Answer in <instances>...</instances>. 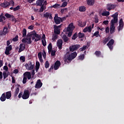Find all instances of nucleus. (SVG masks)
I'll return each instance as SVG.
<instances>
[{
	"label": "nucleus",
	"instance_id": "603ef678",
	"mask_svg": "<svg viewBox=\"0 0 124 124\" xmlns=\"http://www.w3.org/2000/svg\"><path fill=\"white\" fill-rule=\"evenodd\" d=\"M45 66L46 68H48V67H49V62L48 61H46V62H45Z\"/></svg>",
	"mask_w": 124,
	"mask_h": 124
},
{
	"label": "nucleus",
	"instance_id": "0e129e2a",
	"mask_svg": "<svg viewBox=\"0 0 124 124\" xmlns=\"http://www.w3.org/2000/svg\"><path fill=\"white\" fill-rule=\"evenodd\" d=\"M38 57L39 59L42 58V54H41V53H40V52L38 54Z\"/></svg>",
	"mask_w": 124,
	"mask_h": 124
},
{
	"label": "nucleus",
	"instance_id": "a19ab883",
	"mask_svg": "<svg viewBox=\"0 0 124 124\" xmlns=\"http://www.w3.org/2000/svg\"><path fill=\"white\" fill-rule=\"evenodd\" d=\"M67 2H66V1H64L62 5H61L60 7H65V6H66V5H67Z\"/></svg>",
	"mask_w": 124,
	"mask_h": 124
},
{
	"label": "nucleus",
	"instance_id": "c756f323",
	"mask_svg": "<svg viewBox=\"0 0 124 124\" xmlns=\"http://www.w3.org/2000/svg\"><path fill=\"white\" fill-rule=\"evenodd\" d=\"M19 92H20V88L17 87L16 89V91L15 92L14 96L16 97L18 95V93H19Z\"/></svg>",
	"mask_w": 124,
	"mask_h": 124
},
{
	"label": "nucleus",
	"instance_id": "bf43d9fd",
	"mask_svg": "<svg viewBox=\"0 0 124 124\" xmlns=\"http://www.w3.org/2000/svg\"><path fill=\"white\" fill-rule=\"evenodd\" d=\"M5 17H7V18H11L12 17V16L11 15L8 14H6L5 15Z\"/></svg>",
	"mask_w": 124,
	"mask_h": 124
},
{
	"label": "nucleus",
	"instance_id": "c03bdc74",
	"mask_svg": "<svg viewBox=\"0 0 124 124\" xmlns=\"http://www.w3.org/2000/svg\"><path fill=\"white\" fill-rule=\"evenodd\" d=\"M25 56H21L20 58V60L22 62H25Z\"/></svg>",
	"mask_w": 124,
	"mask_h": 124
},
{
	"label": "nucleus",
	"instance_id": "c85d7f7f",
	"mask_svg": "<svg viewBox=\"0 0 124 124\" xmlns=\"http://www.w3.org/2000/svg\"><path fill=\"white\" fill-rule=\"evenodd\" d=\"M40 66V63H39V62L38 61H37L36 62V66H35V71H36V72L38 71Z\"/></svg>",
	"mask_w": 124,
	"mask_h": 124
},
{
	"label": "nucleus",
	"instance_id": "e2e57ef3",
	"mask_svg": "<svg viewBox=\"0 0 124 124\" xmlns=\"http://www.w3.org/2000/svg\"><path fill=\"white\" fill-rule=\"evenodd\" d=\"M46 39V37L45 36V34H43L42 37V40H45Z\"/></svg>",
	"mask_w": 124,
	"mask_h": 124
},
{
	"label": "nucleus",
	"instance_id": "09e8293b",
	"mask_svg": "<svg viewBox=\"0 0 124 124\" xmlns=\"http://www.w3.org/2000/svg\"><path fill=\"white\" fill-rule=\"evenodd\" d=\"M109 40H110V38L108 37V38H106L104 40V44H106V43H107V42H108V41H109Z\"/></svg>",
	"mask_w": 124,
	"mask_h": 124
},
{
	"label": "nucleus",
	"instance_id": "680f3d73",
	"mask_svg": "<svg viewBox=\"0 0 124 124\" xmlns=\"http://www.w3.org/2000/svg\"><path fill=\"white\" fill-rule=\"evenodd\" d=\"M103 23L104 24V25H108L109 24V21L108 20H105Z\"/></svg>",
	"mask_w": 124,
	"mask_h": 124
},
{
	"label": "nucleus",
	"instance_id": "69168bd1",
	"mask_svg": "<svg viewBox=\"0 0 124 124\" xmlns=\"http://www.w3.org/2000/svg\"><path fill=\"white\" fill-rule=\"evenodd\" d=\"M18 72H19V71L18 70V69H15L13 71V73H15V74H17Z\"/></svg>",
	"mask_w": 124,
	"mask_h": 124
},
{
	"label": "nucleus",
	"instance_id": "f3484780",
	"mask_svg": "<svg viewBox=\"0 0 124 124\" xmlns=\"http://www.w3.org/2000/svg\"><path fill=\"white\" fill-rule=\"evenodd\" d=\"M60 66H61V62L59 61H56L54 66V70H57V69H59Z\"/></svg>",
	"mask_w": 124,
	"mask_h": 124
},
{
	"label": "nucleus",
	"instance_id": "f03ea898",
	"mask_svg": "<svg viewBox=\"0 0 124 124\" xmlns=\"http://www.w3.org/2000/svg\"><path fill=\"white\" fill-rule=\"evenodd\" d=\"M77 57V52H74L71 54H69V53H67L65 55V57L64 58V61L65 62H67L69 63L72 60L75 59Z\"/></svg>",
	"mask_w": 124,
	"mask_h": 124
},
{
	"label": "nucleus",
	"instance_id": "6e6d98bb",
	"mask_svg": "<svg viewBox=\"0 0 124 124\" xmlns=\"http://www.w3.org/2000/svg\"><path fill=\"white\" fill-rule=\"evenodd\" d=\"M20 9V6H17L15 8H14L13 10L14 11H17V10H19Z\"/></svg>",
	"mask_w": 124,
	"mask_h": 124
},
{
	"label": "nucleus",
	"instance_id": "7c9ffc66",
	"mask_svg": "<svg viewBox=\"0 0 124 124\" xmlns=\"http://www.w3.org/2000/svg\"><path fill=\"white\" fill-rule=\"evenodd\" d=\"M102 16H109L110 15V13L107 11H105L102 13Z\"/></svg>",
	"mask_w": 124,
	"mask_h": 124
},
{
	"label": "nucleus",
	"instance_id": "de8ad7c7",
	"mask_svg": "<svg viewBox=\"0 0 124 124\" xmlns=\"http://www.w3.org/2000/svg\"><path fill=\"white\" fill-rule=\"evenodd\" d=\"M86 49H87V46H84L82 47L79 48V51H85Z\"/></svg>",
	"mask_w": 124,
	"mask_h": 124
},
{
	"label": "nucleus",
	"instance_id": "5701e85b",
	"mask_svg": "<svg viewBox=\"0 0 124 124\" xmlns=\"http://www.w3.org/2000/svg\"><path fill=\"white\" fill-rule=\"evenodd\" d=\"M5 96H6V98L7 99H9L10 98H11L12 96L11 91H9L7 93H5Z\"/></svg>",
	"mask_w": 124,
	"mask_h": 124
},
{
	"label": "nucleus",
	"instance_id": "0eeeda50",
	"mask_svg": "<svg viewBox=\"0 0 124 124\" xmlns=\"http://www.w3.org/2000/svg\"><path fill=\"white\" fill-rule=\"evenodd\" d=\"M25 66L28 70H32L34 68V64L30 62L28 63L25 64Z\"/></svg>",
	"mask_w": 124,
	"mask_h": 124
},
{
	"label": "nucleus",
	"instance_id": "8fccbe9b",
	"mask_svg": "<svg viewBox=\"0 0 124 124\" xmlns=\"http://www.w3.org/2000/svg\"><path fill=\"white\" fill-rule=\"evenodd\" d=\"M43 57H44V59H46V51H45V50H43Z\"/></svg>",
	"mask_w": 124,
	"mask_h": 124
},
{
	"label": "nucleus",
	"instance_id": "423d86ee",
	"mask_svg": "<svg viewBox=\"0 0 124 124\" xmlns=\"http://www.w3.org/2000/svg\"><path fill=\"white\" fill-rule=\"evenodd\" d=\"M31 33L27 35L26 38H23L22 39V42L24 43H27V44H31Z\"/></svg>",
	"mask_w": 124,
	"mask_h": 124
},
{
	"label": "nucleus",
	"instance_id": "37998d69",
	"mask_svg": "<svg viewBox=\"0 0 124 124\" xmlns=\"http://www.w3.org/2000/svg\"><path fill=\"white\" fill-rule=\"evenodd\" d=\"M94 36H96V37H98L99 36V31H97L95 32L93 34Z\"/></svg>",
	"mask_w": 124,
	"mask_h": 124
},
{
	"label": "nucleus",
	"instance_id": "2eb2a0df",
	"mask_svg": "<svg viewBox=\"0 0 124 124\" xmlns=\"http://www.w3.org/2000/svg\"><path fill=\"white\" fill-rule=\"evenodd\" d=\"M42 85L43 84L42 82H41V80L40 79H38L37 81L35 88H36V89H40V88L42 87Z\"/></svg>",
	"mask_w": 124,
	"mask_h": 124
},
{
	"label": "nucleus",
	"instance_id": "864d4df0",
	"mask_svg": "<svg viewBox=\"0 0 124 124\" xmlns=\"http://www.w3.org/2000/svg\"><path fill=\"white\" fill-rule=\"evenodd\" d=\"M27 80H28V78H26V77H24L23 81H22L23 83L26 84V83H27Z\"/></svg>",
	"mask_w": 124,
	"mask_h": 124
},
{
	"label": "nucleus",
	"instance_id": "774afa93",
	"mask_svg": "<svg viewBox=\"0 0 124 124\" xmlns=\"http://www.w3.org/2000/svg\"><path fill=\"white\" fill-rule=\"evenodd\" d=\"M94 20L95 23H97L98 22V18L97 17H95Z\"/></svg>",
	"mask_w": 124,
	"mask_h": 124
},
{
	"label": "nucleus",
	"instance_id": "e433bc0d",
	"mask_svg": "<svg viewBox=\"0 0 124 124\" xmlns=\"http://www.w3.org/2000/svg\"><path fill=\"white\" fill-rule=\"evenodd\" d=\"M51 7H53V8H60L61 7V4H55L54 5L52 6Z\"/></svg>",
	"mask_w": 124,
	"mask_h": 124
},
{
	"label": "nucleus",
	"instance_id": "a18cd8bd",
	"mask_svg": "<svg viewBox=\"0 0 124 124\" xmlns=\"http://www.w3.org/2000/svg\"><path fill=\"white\" fill-rule=\"evenodd\" d=\"M42 43L43 46H45L47 45V43L46 42V40H42Z\"/></svg>",
	"mask_w": 124,
	"mask_h": 124
},
{
	"label": "nucleus",
	"instance_id": "393cba45",
	"mask_svg": "<svg viewBox=\"0 0 124 124\" xmlns=\"http://www.w3.org/2000/svg\"><path fill=\"white\" fill-rule=\"evenodd\" d=\"M61 36L62 39H63L64 42H67V41H68V38L66 37L65 34L62 33L61 34Z\"/></svg>",
	"mask_w": 124,
	"mask_h": 124
},
{
	"label": "nucleus",
	"instance_id": "dca6fc26",
	"mask_svg": "<svg viewBox=\"0 0 124 124\" xmlns=\"http://www.w3.org/2000/svg\"><path fill=\"white\" fill-rule=\"evenodd\" d=\"M123 28H124V22L123 21V18H121L119 21V26L118 28V31H122V30H123Z\"/></svg>",
	"mask_w": 124,
	"mask_h": 124
},
{
	"label": "nucleus",
	"instance_id": "2f4dec72",
	"mask_svg": "<svg viewBox=\"0 0 124 124\" xmlns=\"http://www.w3.org/2000/svg\"><path fill=\"white\" fill-rule=\"evenodd\" d=\"M41 6V7L40 8L39 12H43V11H44V10H45V9H46V6L44 5H43Z\"/></svg>",
	"mask_w": 124,
	"mask_h": 124
},
{
	"label": "nucleus",
	"instance_id": "ea45409f",
	"mask_svg": "<svg viewBox=\"0 0 124 124\" xmlns=\"http://www.w3.org/2000/svg\"><path fill=\"white\" fill-rule=\"evenodd\" d=\"M95 55L96 56V57H100L101 55V52L99 51H97L95 52Z\"/></svg>",
	"mask_w": 124,
	"mask_h": 124
},
{
	"label": "nucleus",
	"instance_id": "4be33fe9",
	"mask_svg": "<svg viewBox=\"0 0 124 124\" xmlns=\"http://www.w3.org/2000/svg\"><path fill=\"white\" fill-rule=\"evenodd\" d=\"M25 45L23 44H21L19 45V49L18 50V53H21V52H22V51H24V50H25Z\"/></svg>",
	"mask_w": 124,
	"mask_h": 124
},
{
	"label": "nucleus",
	"instance_id": "49530a36",
	"mask_svg": "<svg viewBox=\"0 0 124 124\" xmlns=\"http://www.w3.org/2000/svg\"><path fill=\"white\" fill-rule=\"evenodd\" d=\"M50 15V13H46V14H44V16L45 18H48Z\"/></svg>",
	"mask_w": 124,
	"mask_h": 124
},
{
	"label": "nucleus",
	"instance_id": "ddd939ff",
	"mask_svg": "<svg viewBox=\"0 0 124 124\" xmlns=\"http://www.w3.org/2000/svg\"><path fill=\"white\" fill-rule=\"evenodd\" d=\"M54 19L57 25L61 24V22H62V18L58 17V16H57V15H55Z\"/></svg>",
	"mask_w": 124,
	"mask_h": 124
},
{
	"label": "nucleus",
	"instance_id": "6e6552de",
	"mask_svg": "<svg viewBox=\"0 0 124 124\" xmlns=\"http://www.w3.org/2000/svg\"><path fill=\"white\" fill-rule=\"evenodd\" d=\"M94 27V24H92L89 27H86L83 30V32H91Z\"/></svg>",
	"mask_w": 124,
	"mask_h": 124
},
{
	"label": "nucleus",
	"instance_id": "4d7b16f0",
	"mask_svg": "<svg viewBox=\"0 0 124 124\" xmlns=\"http://www.w3.org/2000/svg\"><path fill=\"white\" fill-rule=\"evenodd\" d=\"M10 3V5H11V6H14V5H15V3H14V1H11Z\"/></svg>",
	"mask_w": 124,
	"mask_h": 124
},
{
	"label": "nucleus",
	"instance_id": "bb28decb",
	"mask_svg": "<svg viewBox=\"0 0 124 124\" xmlns=\"http://www.w3.org/2000/svg\"><path fill=\"white\" fill-rule=\"evenodd\" d=\"M0 99L1 100V101H5L6 99V97L5 96V93H3L0 98Z\"/></svg>",
	"mask_w": 124,
	"mask_h": 124
},
{
	"label": "nucleus",
	"instance_id": "58836bf2",
	"mask_svg": "<svg viewBox=\"0 0 124 124\" xmlns=\"http://www.w3.org/2000/svg\"><path fill=\"white\" fill-rule=\"evenodd\" d=\"M85 34L83 33L79 32L78 34V37L79 38H82V37H84Z\"/></svg>",
	"mask_w": 124,
	"mask_h": 124
},
{
	"label": "nucleus",
	"instance_id": "72a5a7b5",
	"mask_svg": "<svg viewBox=\"0 0 124 124\" xmlns=\"http://www.w3.org/2000/svg\"><path fill=\"white\" fill-rule=\"evenodd\" d=\"M3 76L4 80H5V78L8 77V74L6 72H3Z\"/></svg>",
	"mask_w": 124,
	"mask_h": 124
},
{
	"label": "nucleus",
	"instance_id": "052dcab7",
	"mask_svg": "<svg viewBox=\"0 0 124 124\" xmlns=\"http://www.w3.org/2000/svg\"><path fill=\"white\" fill-rule=\"evenodd\" d=\"M18 40V36H16L15 38L13 39V41L16 42V41H17Z\"/></svg>",
	"mask_w": 124,
	"mask_h": 124
},
{
	"label": "nucleus",
	"instance_id": "5fc2aeb1",
	"mask_svg": "<svg viewBox=\"0 0 124 124\" xmlns=\"http://www.w3.org/2000/svg\"><path fill=\"white\" fill-rule=\"evenodd\" d=\"M84 59H85V56H84V55H80L78 57V59L80 60V61H83Z\"/></svg>",
	"mask_w": 124,
	"mask_h": 124
},
{
	"label": "nucleus",
	"instance_id": "cd10ccee",
	"mask_svg": "<svg viewBox=\"0 0 124 124\" xmlns=\"http://www.w3.org/2000/svg\"><path fill=\"white\" fill-rule=\"evenodd\" d=\"M79 11L80 12H85L86 11V7L85 6H81L79 7Z\"/></svg>",
	"mask_w": 124,
	"mask_h": 124
},
{
	"label": "nucleus",
	"instance_id": "a878e982",
	"mask_svg": "<svg viewBox=\"0 0 124 124\" xmlns=\"http://www.w3.org/2000/svg\"><path fill=\"white\" fill-rule=\"evenodd\" d=\"M44 2V0H38L36 1V4L38 6H42L43 3Z\"/></svg>",
	"mask_w": 124,
	"mask_h": 124
},
{
	"label": "nucleus",
	"instance_id": "b1692460",
	"mask_svg": "<svg viewBox=\"0 0 124 124\" xmlns=\"http://www.w3.org/2000/svg\"><path fill=\"white\" fill-rule=\"evenodd\" d=\"M1 6L4 8L8 7V6H10V3L9 2L5 1L3 3L0 4Z\"/></svg>",
	"mask_w": 124,
	"mask_h": 124
},
{
	"label": "nucleus",
	"instance_id": "79ce46f5",
	"mask_svg": "<svg viewBox=\"0 0 124 124\" xmlns=\"http://www.w3.org/2000/svg\"><path fill=\"white\" fill-rule=\"evenodd\" d=\"M3 34H6L7 33V27H5L3 30Z\"/></svg>",
	"mask_w": 124,
	"mask_h": 124
},
{
	"label": "nucleus",
	"instance_id": "f257e3e1",
	"mask_svg": "<svg viewBox=\"0 0 124 124\" xmlns=\"http://www.w3.org/2000/svg\"><path fill=\"white\" fill-rule=\"evenodd\" d=\"M118 15L119 14L118 13H115L111 16L112 18H113V19H112L110 22V26L109 27V32L110 33H113L115 32V24L118 22Z\"/></svg>",
	"mask_w": 124,
	"mask_h": 124
},
{
	"label": "nucleus",
	"instance_id": "9b49d317",
	"mask_svg": "<svg viewBox=\"0 0 124 124\" xmlns=\"http://www.w3.org/2000/svg\"><path fill=\"white\" fill-rule=\"evenodd\" d=\"M78 27L84 28V27H86V25H87V21H82L81 20H79L78 21Z\"/></svg>",
	"mask_w": 124,
	"mask_h": 124
},
{
	"label": "nucleus",
	"instance_id": "412c9836",
	"mask_svg": "<svg viewBox=\"0 0 124 124\" xmlns=\"http://www.w3.org/2000/svg\"><path fill=\"white\" fill-rule=\"evenodd\" d=\"M95 2V0H86L87 4H88L90 6H92L93 5Z\"/></svg>",
	"mask_w": 124,
	"mask_h": 124
},
{
	"label": "nucleus",
	"instance_id": "4c0bfd02",
	"mask_svg": "<svg viewBox=\"0 0 124 124\" xmlns=\"http://www.w3.org/2000/svg\"><path fill=\"white\" fill-rule=\"evenodd\" d=\"M22 34L23 37L27 35V30L26 29H24L22 31Z\"/></svg>",
	"mask_w": 124,
	"mask_h": 124
},
{
	"label": "nucleus",
	"instance_id": "c9c22d12",
	"mask_svg": "<svg viewBox=\"0 0 124 124\" xmlns=\"http://www.w3.org/2000/svg\"><path fill=\"white\" fill-rule=\"evenodd\" d=\"M4 21H5V17L3 16H0V22H1L2 23H4Z\"/></svg>",
	"mask_w": 124,
	"mask_h": 124
},
{
	"label": "nucleus",
	"instance_id": "338daca9",
	"mask_svg": "<svg viewBox=\"0 0 124 124\" xmlns=\"http://www.w3.org/2000/svg\"><path fill=\"white\" fill-rule=\"evenodd\" d=\"M109 33V27H107L106 28V33Z\"/></svg>",
	"mask_w": 124,
	"mask_h": 124
},
{
	"label": "nucleus",
	"instance_id": "7ed1b4c3",
	"mask_svg": "<svg viewBox=\"0 0 124 124\" xmlns=\"http://www.w3.org/2000/svg\"><path fill=\"white\" fill-rule=\"evenodd\" d=\"M30 94H31V92L29 90H25L23 94L22 92H20L18 95V98L22 97L23 99H28L30 97Z\"/></svg>",
	"mask_w": 124,
	"mask_h": 124
},
{
	"label": "nucleus",
	"instance_id": "3c124183",
	"mask_svg": "<svg viewBox=\"0 0 124 124\" xmlns=\"http://www.w3.org/2000/svg\"><path fill=\"white\" fill-rule=\"evenodd\" d=\"M77 38V33H75L72 37V39L75 40Z\"/></svg>",
	"mask_w": 124,
	"mask_h": 124
},
{
	"label": "nucleus",
	"instance_id": "4468645a",
	"mask_svg": "<svg viewBox=\"0 0 124 124\" xmlns=\"http://www.w3.org/2000/svg\"><path fill=\"white\" fill-rule=\"evenodd\" d=\"M23 76L28 79V80H31V74L29 72H26L24 74Z\"/></svg>",
	"mask_w": 124,
	"mask_h": 124
},
{
	"label": "nucleus",
	"instance_id": "9d476101",
	"mask_svg": "<svg viewBox=\"0 0 124 124\" xmlns=\"http://www.w3.org/2000/svg\"><path fill=\"white\" fill-rule=\"evenodd\" d=\"M54 33L56 34H60L61 33V26H54Z\"/></svg>",
	"mask_w": 124,
	"mask_h": 124
},
{
	"label": "nucleus",
	"instance_id": "20e7f679",
	"mask_svg": "<svg viewBox=\"0 0 124 124\" xmlns=\"http://www.w3.org/2000/svg\"><path fill=\"white\" fill-rule=\"evenodd\" d=\"M75 29V26H74V24L73 23H71L67 28L66 29H64V31H67V32H68V36L69 37H70L71 35H72V31H73V30Z\"/></svg>",
	"mask_w": 124,
	"mask_h": 124
},
{
	"label": "nucleus",
	"instance_id": "39448f33",
	"mask_svg": "<svg viewBox=\"0 0 124 124\" xmlns=\"http://www.w3.org/2000/svg\"><path fill=\"white\" fill-rule=\"evenodd\" d=\"M30 33L32 37V40H34L35 42H37V41H39V40L41 39V36H40V34L36 33L35 31H33Z\"/></svg>",
	"mask_w": 124,
	"mask_h": 124
},
{
	"label": "nucleus",
	"instance_id": "1a4fd4ad",
	"mask_svg": "<svg viewBox=\"0 0 124 124\" xmlns=\"http://www.w3.org/2000/svg\"><path fill=\"white\" fill-rule=\"evenodd\" d=\"M79 45H73L69 47V50L71 52H74V51H76V50L79 49Z\"/></svg>",
	"mask_w": 124,
	"mask_h": 124
},
{
	"label": "nucleus",
	"instance_id": "f8f14e48",
	"mask_svg": "<svg viewBox=\"0 0 124 124\" xmlns=\"http://www.w3.org/2000/svg\"><path fill=\"white\" fill-rule=\"evenodd\" d=\"M116 5L113 4H108L107 5V9L108 11H110V10H112V9H114V8H115Z\"/></svg>",
	"mask_w": 124,
	"mask_h": 124
},
{
	"label": "nucleus",
	"instance_id": "6ab92c4d",
	"mask_svg": "<svg viewBox=\"0 0 124 124\" xmlns=\"http://www.w3.org/2000/svg\"><path fill=\"white\" fill-rule=\"evenodd\" d=\"M57 45L60 50H61L62 47V40H58L57 42Z\"/></svg>",
	"mask_w": 124,
	"mask_h": 124
},
{
	"label": "nucleus",
	"instance_id": "a211bd4d",
	"mask_svg": "<svg viewBox=\"0 0 124 124\" xmlns=\"http://www.w3.org/2000/svg\"><path fill=\"white\" fill-rule=\"evenodd\" d=\"M114 44V40L111 39L108 44L107 45L110 50L113 49V45Z\"/></svg>",
	"mask_w": 124,
	"mask_h": 124
},
{
	"label": "nucleus",
	"instance_id": "473e14b6",
	"mask_svg": "<svg viewBox=\"0 0 124 124\" xmlns=\"http://www.w3.org/2000/svg\"><path fill=\"white\" fill-rule=\"evenodd\" d=\"M48 53H51V52H52V44L51 43H49L48 46Z\"/></svg>",
	"mask_w": 124,
	"mask_h": 124
},
{
	"label": "nucleus",
	"instance_id": "13d9d810",
	"mask_svg": "<svg viewBox=\"0 0 124 124\" xmlns=\"http://www.w3.org/2000/svg\"><path fill=\"white\" fill-rule=\"evenodd\" d=\"M34 28V26L32 25L28 27L29 30H33Z\"/></svg>",
	"mask_w": 124,
	"mask_h": 124
},
{
	"label": "nucleus",
	"instance_id": "f704fd0d",
	"mask_svg": "<svg viewBox=\"0 0 124 124\" xmlns=\"http://www.w3.org/2000/svg\"><path fill=\"white\" fill-rule=\"evenodd\" d=\"M57 34H54L52 36V40L53 41H55V40L58 39V35Z\"/></svg>",
	"mask_w": 124,
	"mask_h": 124
},
{
	"label": "nucleus",
	"instance_id": "aec40b11",
	"mask_svg": "<svg viewBox=\"0 0 124 124\" xmlns=\"http://www.w3.org/2000/svg\"><path fill=\"white\" fill-rule=\"evenodd\" d=\"M11 50H12V46H7L5 51V54L6 55H9V54H10L9 52Z\"/></svg>",
	"mask_w": 124,
	"mask_h": 124
}]
</instances>
